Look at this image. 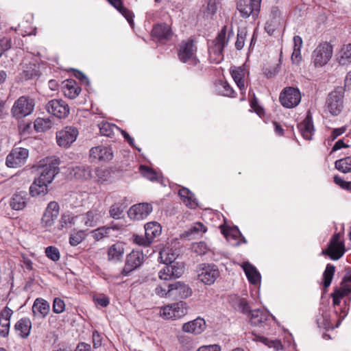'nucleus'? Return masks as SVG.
<instances>
[{
  "instance_id": "obj_14",
  "label": "nucleus",
  "mask_w": 351,
  "mask_h": 351,
  "mask_svg": "<svg viewBox=\"0 0 351 351\" xmlns=\"http://www.w3.org/2000/svg\"><path fill=\"white\" fill-rule=\"evenodd\" d=\"M78 130L75 127H66L56 133L57 143L60 147H68L75 141Z\"/></svg>"
},
{
  "instance_id": "obj_42",
  "label": "nucleus",
  "mask_w": 351,
  "mask_h": 351,
  "mask_svg": "<svg viewBox=\"0 0 351 351\" xmlns=\"http://www.w3.org/2000/svg\"><path fill=\"white\" fill-rule=\"evenodd\" d=\"M79 219L70 213L63 214L60 220V229L71 228L75 223V221Z\"/></svg>"
},
{
  "instance_id": "obj_31",
  "label": "nucleus",
  "mask_w": 351,
  "mask_h": 351,
  "mask_svg": "<svg viewBox=\"0 0 351 351\" xmlns=\"http://www.w3.org/2000/svg\"><path fill=\"white\" fill-rule=\"evenodd\" d=\"M302 136L306 140H311L314 132L312 118L307 116L298 125Z\"/></svg>"
},
{
  "instance_id": "obj_35",
  "label": "nucleus",
  "mask_w": 351,
  "mask_h": 351,
  "mask_svg": "<svg viewBox=\"0 0 351 351\" xmlns=\"http://www.w3.org/2000/svg\"><path fill=\"white\" fill-rule=\"evenodd\" d=\"M110 3L114 6L116 9H117L120 13L127 19L128 22L130 25L133 27L134 21H133V13L128 10L127 8L123 6V3L121 0H108Z\"/></svg>"
},
{
  "instance_id": "obj_23",
  "label": "nucleus",
  "mask_w": 351,
  "mask_h": 351,
  "mask_svg": "<svg viewBox=\"0 0 351 351\" xmlns=\"http://www.w3.org/2000/svg\"><path fill=\"white\" fill-rule=\"evenodd\" d=\"M101 218V213L97 209H93L79 217L86 228L95 227Z\"/></svg>"
},
{
  "instance_id": "obj_10",
  "label": "nucleus",
  "mask_w": 351,
  "mask_h": 351,
  "mask_svg": "<svg viewBox=\"0 0 351 351\" xmlns=\"http://www.w3.org/2000/svg\"><path fill=\"white\" fill-rule=\"evenodd\" d=\"M198 279L205 285H213L219 276V271L217 265L213 264H202L198 269Z\"/></svg>"
},
{
  "instance_id": "obj_7",
  "label": "nucleus",
  "mask_w": 351,
  "mask_h": 351,
  "mask_svg": "<svg viewBox=\"0 0 351 351\" xmlns=\"http://www.w3.org/2000/svg\"><path fill=\"white\" fill-rule=\"evenodd\" d=\"M58 165L59 159H47L46 163L40 167V176L37 179L42 181V183L50 184L59 171Z\"/></svg>"
},
{
  "instance_id": "obj_6",
  "label": "nucleus",
  "mask_w": 351,
  "mask_h": 351,
  "mask_svg": "<svg viewBox=\"0 0 351 351\" xmlns=\"http://www.w3.org/2000/svg\"><path fill=\"white\" fill-rule=\"evenodd\" d=\"M196 51L197 47L192 40L182 41L179 46L178 58L182 62L195 65L198 62Z\"/></svg>"
},
{
  "instance_id": "obj_55",
  "label": "nucleus",
  "mask_w": 351,
  "mask_h": 351,
  "mask_svg": "<svg viewBox=\"0 0 351 351\" xmlns=\"http://www.w3.org/2000/svg\"><path fill=\"white\" fill-rule=\"evenodd\" d=\"M46 256L53 261H58L60 258L58 249L54 246H49L45 249Z\"/></svg>"
},
{
  "instance_id": "obj_15",
  "label": "nucleus",
  "mask_w": 351,
  "mask_h": 351,
  "mask_svg": "<svg viewBox=\"0 0 351 351\" xmlns=\"http://www.w3.org/2000/svg\"><path fill=\"white\" fill-rule=\"evenodd\" d=\"M46 110L49 114L59 118L64 119L69 113L68 104L61 99H52L46 105Z\"/></svg>"
},
{
  "instance_id": "obj_38",
  "label": "nucleus",
  "mask_w": 351,
  "mask_h": 351,
  "mask_svg": "<svg viewBox=\"0 0 351 351\" xmlns=\"http://www.w3.org/2000/svg\"><path fill=\"white\" fill-rule=\"evenodd\" d=\"M177 256L178 254L169 247L164 248L160 252V258L166 265L172 264L176 261Z\"/></svg>"
},
{
  "instance_id": "obj_5",
  "label": "nucleus",
  "mask_w": 351,
  "mask_h": 351,
  "mask_svg": "<svg viewBox=\"0 0 351 351\" xmlns=\"http://www.w3.org/2000/svg\"><path fill=\"white\" fill-rule=\"evenodd\" d=\"M188 312L186 302H179L168 304L160 308V316L166 319H177L184 316Z\"/></svg>"
},
{
  "instance_id": "obj_28",
  "label": "nucleus",
  "mask_w": 351,
  "mask_h": 351,
  "mask_svg": "<svg viewBox=\"0 0 351 351\" xmlns=\"http://www.w3.org/2000/svg\"><path fill=\"white\" fill-rule=\"evenodd\" d=\"M171 297H178L184 299L187 298L192 294V291L191 288L188 285L180 282H177L174 284H171Z\"/></svg>"
},
{
  "instance_id": "obj_37",
  "label": "nucleus",
  "mask_w": 351,
  "mask_h": 351,
  "mask_svg": "<svg viewBox=\"0 0 351 351\" xmlns=\"http://www.w3.org/2000/svg\"><path fill=\"white\" fill-rule=\"evenodd\" d=\"M338 62L341 65H348L351 63V43L343 45L341 49Z\"/></svg>"
},
{
  "instance_id": "obj_64",
  "label": "nucleus",
  "mask_w": 351,
  "mask_h": 351,
  "mask_svg": "<svg viewBox=\"0 0 351 351\" xmlns=\"http://www.w3.org/2000/svg\"><path fill=\"white\" fill-rule=\"evenodd\" d=\"M223 234L227 238H228L230 236L235 239L241 237V234L237 228H234L227 230H224Z\"/></svg>"
},
{
  "instance_id": "obj_40",
  "label": "nucleus",
  "mask_w": 351,
  "mask_h": 351,
  "mask_svg": "<svg viewBox=\"0 0 351 351\" xmlns=\"http://www.w3.org/2000/svg\"><path fill=\"white\" fill-rule=\"evenodd\" d=\"M73 176L79 180H88L92 178L89 167L78 166L73 169Z\"/></svg>"
},
{
  "instance_id": "obj_30",
  "label": "nucleus",
  "mask_w": 351,
  "mask_h": 351,
  "mask_svg": "<svg viewBox=\"0 0 351 351\" xmlns=\"http://www.w3.org/2000/svg\"><path fill=\"white\" fill-rule=\"evenodd\" d=\"M245 274L252 284L256 285L261 281V274L252 264L245 262L242 265Z\"/></svg>"
},
{
  "instance_id": "obj_36",
  "label": "nucleus",
  "mask_w": 351,
  "mask_h": 351,
  "mask_svg": "<svg viewBox=\"0 0 351 351\" xmlns=\"http://www.w3.org/2000/svg\"><path fill=\"white\" fill-rule=\"evenodd\" d=\"M47 186L48 184L42 183V181L36 178L29 188V193L32 197L44 195L47 192Z\"/></svg>"
},
{
  "instance_id": "obj_51",
  "label": "nucleus",
  "mask_w": 351,
  "mask_h": 351,
  "mask_svg": "<svg viewBox=\"0 0 351 351\" xmlns=\"http://www.w3.org/2000/svg\"><path fill=\"white\" fill-rule=\"evenodd\" d=\"M206 232V228L203 223L197 222L193 223L191 227L186 232V236H191L195 234L204 233Z\"/></svg>"
},
{
  "instance_id": "obj_29",
  "label": "nucleus",
  "mask_w": 351,
  "mask_h": 351,
  "mask_svg": "<svg viewBox=\"0 0 351 351\" xmlns=\"http://www.w3.org/2000/svg\"><path fill=\"white\" fill-rule=\"evenodd\" d=\"M178 195L186 206L191 208H195L197 206L194 194L187 188L182 187L178 191Z\"/></svg>"
},
{
  "instance_id": "obj_13",
  "label": "nucleus",
  "mask_w": 351,
  "mask_h": 351,
  "mask_svg": "<svg viewBox=\"0 0 351 351\" xmlns=\"http://www.w3.org/2000/svg\"><path fill=\"white\" fill-rule=\"evenodd\" d=\"M345 252V247L341 241V234H335L331 239L328 247L326 250L322 251V254H327L332 260L339 259Z\"/></svg>"
},
{
  "instance_id": "obj_63",
  "label": "nucleus",
  "mask_w": 351,
  "mask_h": 351,
  "mask_svg": "<svg viewBox=\"0 0 351 351\" xmlns=\"http://www.w3.org/2000/svg\"><path fill=\"white\" fill-rule=\"evenodd\" d=\"M197 351H221V347L219 344L205 345L200 346Z\"/></svg>"
},
{
  "instance_id": "obj_52",
  "label": "nucleus",
  "mask_w": 351,
  "mask_h": 351,
  "mask_svg": "<svg viewBox=\"0 0 351 351\" xmlns=\"http://www.w3.org/2000/svg\"><path fill=\"white\" fill-rule=\"evenodd\" d=\"M123 213V208L120 204L115 203L112 204L109 210V214L111 217L115 219H120Z\"/></svg>"
},
{
  "instance_id": "obj_8",
  "label": "nucleus",
  "mask_w": 351,
  "mask_h": 351,
  "mask_svg": "<svg viewBox=\"0 0 351 351\" xmlns=\"http://www.w3.org/2000/svg\"><path fill=\"white\" fill-rule=\"evenodd\" d=\"M261 0H238L237 8L241 16L247 19L250 16L255 19L260 12Z\"/></svg>"
},
{
  "instance_id": "obj_11",
  "label": "nucleus",
  "mask_w": 351,
  "mask_h": 351,
  "mask_svg": "<svg viewBox=\"0 0 351 351\" xmlns=\"http://www.w3.org/2000/svg\"><path fill=\"white\" fill-rule=\"evenodd\" d=\"M281 104L287 108L297 106L301 101V93L298 88L287 87L280 95Z\"/></svg>"
},
{
  "instance_id": "obj_22",
  "label": "nucleus",
  "mask_w": 351,
  "mask_h": 351,
  "mask_svg": "<svg viewBox=\"0 0 351 351\" xmlns=\"http://www.w3.org/2000/svg\"><path fill=\"white\" fill-rule=\"evenodd\" d=\"M13 311L8 307H5L0 313V335L5 337L9 334L10 318Z\"/></svg>"
},
{
  "instance_id": "obj_32",
  "label": "nucleus",
  "mask_w": 351,
  "mask_h": 351,
  "mask_svg": "<svg viewBox=\"0 0 351 351\" xmlns=\"http://www.w3.org/2000/svg\"><path fill=\"white\" fill-rule=\"evenodd\" d=\"M27 195L25 192H19L13 195L10 202V207L15 210L23 209L26 206Z\"/></svg>"
},
{
  "instance_id": "obj_62",
  "label": "nucleus",
  "mask_w": 351,
  "mask_h": 351,
  "mask_svg": "<svg viewBox=\"0 0 351 351\" xmlns=\"http://www.w3.org/2000/svg\"><path fill=\"white\" fill-rule=\"evenodd\" d=\"M158 277L160 280H169L173 278V277L171 276L169 269L167 265L159 271Z\"/></svg>"
},
{
  "instance_id": "obj_59",
  "label": "nucleus",
  "mask_w": 351,
  "mask_h": 351,
  "mask_svg": "<svg viewBox=\"0 0 351 351\" xmlns=\"http://www.w3.org/2000/svg\"><path fill=\"white\" fill-rule=\"evenodd\" d=\"M132 238L134 243L141 246L147 247L152 243L149 240H147V237H143L140 235H134Z\"/></svg>"
},
{
  "instance_id": "obj_33",
  "label": "nucleus",
  "mask_w": 351,
  "mask_h": 351,
  "mask_svg": "<svg viewBox=\"0 0 351 351\" xmlns=\"http://www.w3.org/2000/svg\"><path fill=\"white\" fill-rule=\"evenodd\" d=\"M16 331L22 337H27L32 328V323L29 318H22L14 326Z\"/></svg>"
},
{
  "instance_id": "obj_60",
  "label": "nucleus",
  "mask_w": 351,
  "mask_h": 351,
  "mask_svg": "<svg viewBox=\"0 0 351 351\" xmlns=\"http://www.w3.org/2000/svg\"><path fill=\"white\" fill-rule=\"evenodd\" d=\"M239 311L242 312L243 313H248L250 314V307L248 303L245 299L240 298L237 302V307Z\"/></svg>"
},
{
  "instance_id": "obj_39",
  "label": "nucleus",
  "mask_w": 351,
  "mask_h": 351,
  "mask_svg": "<svg viewBox=\"0 0 351 351\" xmlns=\"http://www.w3.org/2000/svg\"><path fill=\"white\" fill-rule=\"evenodd\" d=\"M99 128L101 134L108 137H112L115 132H118V130H119V127L108 122L101 123L99 125Z\"/></svg>"
},
{
  "instance_id": "obj_18",
  "label": "nucleus",
  "mask_w": 351,
  "mask_h": 351,
  "mask_svg": "<svg viewBox=\"0 0 351 351\" xmlns=\"http://www.w3.org/2000/svg\"><path fill=\"white\" fill-rule=\"evenodd\" d=\"M248 317L252 325L258 327H264L268 325V322L271 320L269 313L263 309L251 311Z\"/></svg>"
},
{
  "instance_id": "obj_46",
  "label": "nucleus",
  "mask_w": 351,
  "mask_h": 351,
  "mask_svg": "<svg viewBox=\"0 0 351 351\" xmlns=\"http://www.w3.org/2000/svg\"><path fill=\"white\" fill-rule=\"evenodd\" d=\"M335 271V267L334 265L328 264L326 265V269L323 274V280H324V287H328L331 284L334 274Z\"/></svg>"
},
{
  "instance_id": "obj_19",
  "label": "nucleus",
  "mask_w": 351,
  "mask_h": 351,
  "mask_svg": "<svg viewBox=\"0 0 351 351\" xmlns=\"http://www.w3.org/2000/svg\"><path fill=\"white\" fill-rule=\"evenodd\" d=\"M143 254L138 251H132L126 257L125 265L123 269V274L128 275L130 272L138 268L142 263Z\"/></svg>"
},
{
  "instance_id": "obj_44",
  "label": "nucleus",
  "mask_w": 351,
  "mask_h": 351,
  "mask_svg": "<svg viewBox=\"0 0 351 351\" xmlns=\"http://www.w3.org/2000/svg\"><path fill=\"white\" fill-rule=\"evenodd\" d=\"M335 167L344 173L351 172V157L348 156L337 160Z\"/></svg>"
},
{
  "instance_id": "obj_21",
  "label": "nucleus",
  "mask_w": 351,
  "mask_h": 351,
  "mask_svg": "<svg viewBox=\"0 0 351 351\" xmlns=\"http://www.w3.org/2000/svg\"><path fill=\"white\" fill-rule=\"evenodd\" d=\"M90 157L99 161H109L113 157V154L110 148L107 147L97 146L91 148L90 150Z\"/></svg>"
},
{
  "instance_id": "obj_1",
  "label": "nucleus",
  "mask_w": 351,
  "mask_h": 351,
  "mask_svg": "<svg viewBox=\"0 0 351 351\" xmlns=\"http://www.w3.org/2000/svg\"><path fill=\"white\" fill-rule=\"evenodd\" d=\"M351 294V282H345L341 284L339 288L337 289L332 293V303L335 312L337 317V324L334 326L333 323L330 321L323 324V326L328 328H337L342 320L346 317L348 311V306L346 302L343 301L341 304V300L343 298Z\"/></svg>"
},
{
  "instance_id": "obj_12",
  "label": "nucleus",
  "mask_w": 351,
  "mask_h": 351,
  "mask_svg": "<svg viewBox=\"0 0 351 351\" xmlns=\"http://www.w3.org/2000/svg\"><path fill=\"white\" fill-rule=\"evenodd\" d=\"M29 156V152L27 149L22 147L14 148L7 156L5 164L10 168H18L23 166Z\"/></svg>"
},
{
  "instance_id": "obj_25",
  "label": "nucleus",
  "mask_w": 351,
  "mask_h": 351,
  "mask_svg": "<svg viewBox=\"0 0 351 351\" xmlns=\"http://www.w3.org/2000/svg\"><path fill=\"white\" fill-rule=\"evenodd\" d=\"M50 310L49 303L43 298H36L32 306V312L35 316L44 318Z\"/></svg>"
},
{
  "instance_id": "obj_34",
  "label": "nucleus",
  "mask_w": 351,
  "mask_h": 351,
  "mask_svg": "<svg viewBox=\"0 0 351 351\" xmlns=\"http://www.w3.org/2000/svg\"><path fill=\"white\" fill-rule=\"evenodd\" d=\"M123 253L124 248L121 243L113 244L108 251V260L117 262L123 257Z\"/></svg>"
},
{
  "instance_id": "obj_45",
  "label": "nucleus",
  "mask_w": 351,
  "mask_h": 351,
  "mask_svg": "<svg viewBox=\"0 0 351 351\" xmlns=\"http://www.w3.org/2000/svg\"><path fill=\"white\" fill-rule=\"evenodd\" d=\"M167 266L169 269L173 278H180L184 274V266L182 263L174 261L172 264H169Z\"/></svg>"
},
{
  "instance_id": "obj_16",
  "label": "nucleus",
  "mask_w": 351,
  "mask_h": 351,
  "mask_svg": "<svg viewBox=\"0 0 351 351\" xmlns=\"http://www.w3.org/2000/svg\"><path fill=\"white\" fill-rule=\"evenodd\" d=\"M153 210L152 204L148 203H140L133 205L130 208L128 217L133 220H142L146 218Z\"/></svg>"
},
{
  "instance_id": "obj_61",
  "label": "nucleus",
  "mask_w": 351,
  "mask_h": 351,
  "mask_svg": "<svg viewBox=\"0 0 351 351\" xmlns=\"http://www.w3.org/2000/svg\"><path fill=\"white\" fill-rule=\"evenodd\" d=\"M94 301L95 304L100 305L102 307H106L110 302L108 297L104 295H99L94 297Z\"/></svg>"
},
{
  "instance_id": "obj_50",
  "label": "nucleus",
  "mask_w": 351,
  "mask_h": 351,
  "mask_svg": "<svg viewBox=\"0 0 351 351\" xmlns=\"http://www.w3.org/2000/svg\"><path fill=\"white\" fill-rule=\"evenodd\" d=\"M217 87L219 94L228 97H234V91L226 82L220 81L217 84Z\"/></svg>"
},
{
  "instance_id": "obj_49",
  "label": "nucleus",
  "mask_w": 351,
  "mask_h": 351,
  "mask_svg": "<svg viewBox=\"0 0 351 351\" xmlns=\"http://www.w3.org/2000/svg\"><path fill=\"white\" fill-rule=\"evenodd\" d=\"M141 173L146 178L151 181L157 180L159 179V174L157 173L152 169H150L144 165H141L139 167Z\"/></svg>"
},
{
  "instance_id": "obj_9",
  "label": "nucleus",
  "mask_w": 351,
  "mask_h": 351,
  "mask_svg": "<svg viewBox=\"0 0 351 351\" xmlns=\"http://www.w3.org/2000/svg\"><path fill=\"white\" fill-rule=\"evenodd\" d=\"M34 107L33 100L23 96L15 101L12 108V113L16 119H21L30 114L34 110Z\"/></svg>"
},
{
  "instance_id": "obj_17",
  "label": "nucleus",
  "mask_w": 351,
  "mask_h": 351,
  "mask_svg": "<svg viewBox=\"0 0 351 351\" xmlns=\"http://www.w3.org/2000/svg\"><path fill=\"white\" fill-rule=\"evenodd\" d=\"M59 215V205L56 202L49 203L42 217V225L43 227H51Z\"/></svg>"
},
{
  "instance_id": "obj_3",
  "label": "nucleus",
  "mask_w": 351,
  "mask_h": 351,
  "mask_svg": "<svg viewBox=\"0 0 351 351\" xmlns=\"http://www.w3.org/2000/svg\"><path fill=\"white\" fill-rule=\"evenodd\" d=\"M345 88L339 86L331 91L326 100V110L332 115L341 114L344 108Z\"/></svg>"
},
{
  "instance_id": "obj_41",
  "label": "nucleus",
  "mask_w": 351,
  "mask_h": 351,
  "mask_svg": "<svg viewBox=\"0 0 351 351\" xmlns=\"http://www.w3.org/2000/svg\"><path fill=\"white\" fill-rule=\"evenodd\" d=\"M255 339L264 343L269 348H273L276 351H278L283 348V346L282 345L281 341L277 339H269L267 337L260 335H256Z\"/></svg>"
},
{
  "instance_id": "obj_24",
  "label": "nucleus",
  "mask_w": 351,
  "mask_h": 351,
  "mask_svg": "<svg viewBox=\"0 0 351 351\" xmlns=\"http://www.w3.org/2000/svg\"><path fill=\"white\" fill-rule=\"evenodd\" d=\"M206 327L205 321L198 317L193 321L185 323L182 326V330L195 335L202 333Z\"/></svg>"
},
{
  "instance_id": "obj_27",
  "label": "nucleus",
  "mask_w": 351,
  "mask_h": 351,
  "mask_svg": "<svg viewBox=\"0 0 351 351\" xmlns=\"http://www.w3.org/2000/svg\"><path fill=\"white\" fill-rule=\"evenodd\" d=\"M145 236L147 237V240L153 243L161 234L162 227L156 221L148 222L145 225Z\"/></svg>"
},
{
  "instance_id": "obj_57",
  "label": "nucleus",
  "mask_w": 351,
  "mask_h": 351,
  "mask_svg": "<svg viewBox=\"0 0 351 351\" xmlns=\"http://www.w3.org/2000/svg\"><path fill=\"white\" fill-rule=\"evenodd\" d=\"M112 229V228L110 227H102L97 228L94 232V237L96 239H101L102 238L105 237H108L110 230Z\"/></svg>"
},
{
  "instance_id": "obj_58",
  "label": "nucleus",
  "mask_w": 351,
  "mask_h": 351,
  "mask_svg": "<svg viewBox=\"0 0 351 351\" xmlns=\"http://www.w3.org/2000/svg\"><path fill=\"white\" fill-rule=\"evenodd\" d=\"M217 10V6L215 1L210 0L208 1L206 10L204 12V14L207 16H212L214 15Z\"/></svg>"
},
{
  "instance_id": "obj_20",
  "label": "nucleus",
  "mask_w": 351,
  "mask_h": 351,
  "mask_svg": "<svg viewBox=\"0 0 351 351\" xmlns=\"http://www.w3.org/2000/svg\"><path fill=\"white\" fill-rule=\"evenodd\" d=\"M172 34L171 27L165 23L156 25L152 31V37L160 42H165L170 40Z\"/></svg>"
},
{
  "instance_id": "obj_47",
  "label": "nucleus",
  "mask_w": 351,
  "mask_h": 351,
  "mask_svg": "<svg viewBox=\"0 0 351 351\" xmlns=\"http://www.w3.org/2000/svg\"><path fill=\"white\" fill-rule=\"evenodd\" d=\"M171 284L167 285L163 283L162 285H158L155 289V293L160 298L171 297Z\"/></svg>"
},
{
  "instance_id": "obj_43",
  "label": "nucleus",
  "mask_w": 351,
  "mask_h": 351,
  "mask_svg": "<svg viewBox=\"0 0 351 351\" xmlns=\"http://www.w3.org/2000/svg\"><path fill=\"white\" fill-rule=\"evenodd\" d=\"M80 88L75 85V82L68 81L64 86V95L70 99H74L79 95Z\"/></svg>"
},
{
  "instance_id": "obj_53",
  "label": "nucleus",
  "mask_w": 351,
  "mask_h": 351,
  "mask_svg": "<svg viewBox=\"0 0 351 351\" xmlns=\"http://www.w3.org/2000/svg\"><path fill=\"white\" fill-rule=\"evenodd\" d=\"M247 33V29L245 28H242L238 30L237 39L235 43V47L237 49L240 50L244 47Z\"/></svg>"
},
{
  "instance_id": "obj_56",
  "label": "nucleus",
  "mask_w": 351,
  "mask_h": 351,
  "mask_svg": "<svg viewBox=\"0 0 351 351\" xmlns=\"http://www.w3.org/2000/svg\"><path fill=\"white\" fill-rule=\"evenodd\" d=\"M52 309L54 313L59 314L64 311L65 303L60 298H56L53 300Z\"/></svg>"
},
{
  "instance_id": "obj_2",
  "label": "nucleus",
  "mask_w": 351,
  "mask_h": 351,
  "mask_svg": "<svg viewBox=\"0 0 351 351\" xmlns=\"http://www.w3.org/2000/svg\"><path fill=\"white\" fill-rule=\"evenodd\" d=\"M226 30L227 27L223 26L216 38L208 45L210 62L219 64L223 59V50L228 42V38H226Z\"/></svg>"
},
{
  "instance_id": "obj_26",
  "label": "nucleus",
  "mask_w": 351,
  "mask_h": 351,
  "mask_svg": "<svg viewBox=\"0 0 351 351\" xmlns=\"http://www.w3.org/2000/svg\"><path fill=\"white\" fill-rule=\"evenodd\" d=\"M232 77L243 94L245 90V70L243 66L232 67L230 69Z\"/></svg>"
},
{
  "instance_id": "obj_48",
  "label": "nucleus",
  "mask_w": 351,
  "mask_h": 351,
  "mask_svg": "<svg viewBox=\"0 0 351 351\" xmlns=\"http://www.w3.org/2000/svg\"><path fill=\"white\" fill-rule=\"evenodd\" d=\"M51 127V121L49 119L37 118L34 122V128L37 132H43Z\"/></svg>"
},
{
  "instance_id": "obj_4",
  "label": "nucleus",
  "mask_w": 351,
  "mask_h": 351,
  "mask_svg": "<svg viewBox=\"0 0 351 351\" xmlns=\"http://www.w3.org/2000/svg\"><path fill=\"white\" fill-rule=\"evenodd\" d=\"M333 53V47L329 43L319 44L312 53L311 61L315 67H322L330 60Z\"/></svg>"
},
{
  "instance_id": "obj_54",
  "label": "nucleus",
  "mask_w": 351,
  "mask_h": 351,
  "mask_svg": "<svg viewBox=\"0 0 351 351\" xmlns=\"http://www.w3.org/2000/svg\"><path fill=\"white\" fill-rule=\"evenodd\" d=\"M84 235L85 234L83 230H79L73 234H71L69 237V243L72 246H77L84 240Z\"/></svg>"
}]
</instances>
